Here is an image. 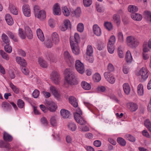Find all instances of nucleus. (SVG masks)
Segmentation results:
<instances>
[{
  "mask_svg": "<svg viewBox=\"0 0 151 151\" xmlns=\"http://www.w3.org/2000/svg\"><path fill=\"white\" fill-rule=\"evenodd\" d=\"M54 45H58L60 42V38L58 34L55 32L53 33L50 39Z\"/></svg>",
  "mask_w": 151,
  "mask_h": 151,
  "instance_id": "nucleus-10",
  "label": "nucleus"
},
{
  "mask_svg": "<svg viewBox=\"0 0 151 151\" xmlns=\"http://www.w3.org/2000/svg\"><path fill=\"white\" fill-rule=\"evenodd\" d=\"M93 78L94 81L96 82H99L101 79L100 75L98 73H95L94 75Z\"/></svg>",
  "mask_w": 151,
  "mask_h": 151,
  "instance_id": "nucleus-45",
  "label": "nucleus"
},
{
  "mask_svg": "<svg viewBox=\"0 0 151 151\" xmlns=\"http://www.w3.org/2000/svg\"><path fill=\"white\" fill-rule=\"evenodd\" d=\"M41 123L45 125H47L48 124V122L47 119L44 117H42L40 120Z\"/></svg>",
  "mask_w": 151,
  "mask_h": 151,
  "instance_id": "nucleus-64",
  "label": "nucleus"
},
{
  "mask_svg": "<svg viewBox=\"0 0 151 151\" xmlns=\"http://www.w3.org/2000/svg\"><path fill=\"white\" fill-rule=\"evenodd\" d=\"M117 50L119 57L120 58H123L124 57V55L122 47L121 46H119Z\"/></svg>",
  "mask_w": 151,
  "mask_h": 151,
  "instance_id": "nucleus-37",
  "label": "nucleus"
},
{
  "mask_svg": "<svg viewBox=\"0 0 151 151\" xmlns=\"http://www.w3.org/2000/svg\"><path fill=\"white\" fill-rule=\"evenodd\" d=\"M145 18L148 23L151 24V12L148 11L144 12Z\"/></svg>",
  "mask_w": 151,
  "mask_h": 151,
  "instance_id": "nucleus-28",
  "label": "nucleus"
},
{
  "mask_svg": "<svg viewBox=\"0 0 151 151\" xmlns=\"http://www.w3.org/2000/svg\"><path fill=\"white\" fill-rule=\"evenodd\" d=\"M129 71V68L126 65H124L123 68V71L125 74H127Z\"/></svg>",
  "mask_w": 151,
  "mask_h": 151,
  "instance_id": "nucleus-63",
  "label": "nucleus"
},
{
  "mask_svg": "<svg viewBox=\"0 0 151 151\" xmlns=\"http://www.w3.org/2000/svg\"><path fill=\"white\" fill-rule=\"evenodd\" d=\"M104 26L105 28L109 31L113 29V25L111 22H105Z\"/></svg>",
  "mask_w": 151,
  "mask_h": 151,
  "instance_id": "nucleus-39",
  "label": "nucleus"
},
{
  "mask_svg": "<svg viewBox=\"0 0 151 151\" xmlns=\"http://www.w3.org/2000/svg\"><path fill=\"white\" fill-rule=\"evenodd\" d=\"M104 76L106 79L110 83H114L115 82V78L114 75L109 72H105Z\"/></svg>",
  "mask_w": 151,
  "mask_h": 151,
  "instance_id": "nucleus-8",
  "label": "nucleus"
},
{
  "mask_svg": "<svg viewBox=\"0 0 151 151\" xmlns=\"http://www.w3.org/2000/svg\"><path fill=\"white\" fill-rule=\"evenodd\" d=\"M53 43L50 39H47L45 42V46L48 48L52 47L53 46Z\"/></svg>",
  "mask_w": 151,
  "mask_h": 151,
  "instance_id": "nucleus-42",
  "label": "nucleus"
},
{
  "mask_svg": "<svg viewBox=\"0 0 151 151\" xmlns=\"http://www.w3.org/2000/svg\"><path fill=\"white\" fill-rule=\"evenodd\" d=\"M10 86L15 93L17 94L19 93V89L14 85L12 83H10Z\"/></svg>",
  "mask_w": 151,
  "mask_h": 151,
  "instance_id": "nucleus-50",
  "label": "nucleus"
},
{
  "mask_svg": "<svg viewBox=\"0 0 151 151\" xmlns=\"http://www.w3.org/2000/svg\"><path fill=\"white\" fill-rule=\"evenodd\" d=\"M24 101L21 99H19L17 101V105L20 108H23L24 106Z\"/></svg>",
  "mask_w": 151,
  "mask_h": 151,
  "instance_id": "nucleus-57",
  "label": "nucleus"
},
{
  "mask_svg": "<svg viewBox=\"0 0 151 151\" xmlns=\"http://www.w3.org/2000/svg\"><path fill=\"white\" fill-rule=\"evenodd\" d=\"M9 9L10 12L13 14L17 15L18 12L16 7L12 4H11L9 5Z\"/></svg>",
  "mask_w": 151,
  "mask_h": 151,
  "instance_id": "nucleus-33",
  "label": "nucleus"
},
{
  "mask_svg": "<svg viewBox=\"0 0 151 151\" xmlns=\"http://www.w3.org/2000/svg\"><path fill=\"white\" fill-rule=\"evenodd\" d=\"M65 74V80L68 84L70 85H76L78 84L75 73L69 69L64 71Z\"/></svg>",
  "mask_w": 151,
  "mask_h": 151,
  "instance_id": "nucleus-2",
  "label": "nucleus"
},
{
  "mask_svg": "<svg viewBox=\"0 0 151 151\" xmlns=\"http://www.w3.org/2000/svg\"><path fill=\"white\" fill-rule=\"evenodd\" d=\"M128 105L129 106V109L132 112L135 111L138 108L137 104L134 103H129L128 104Z\"/></svg>",
  "mask_w": 151,
  "mask_h": 151,
  "instance_id": "nucleus-19",
  "label": "nucleus"
},
{
  "mask_svg": "<svg viewBox=\"0 0 151 151\" xmlns=\"http://www.w3.org/2000/svg\"><path fill=\"white\" fill-rule=\"evenodd\" d=\"M35 16L41 20H43L46 18V13L45 10H41L38 6H35L34 8Z\"/></svg>",
  "mask_w": 151,
  "mask_h": 151,
  "instance_id": "nucleus-3",
  "label": "nucleus"
},
{
  "mask_svg": "<svg viewBox=\"0 0 151 151\" xmlns=\"http://www.w3.org/2000/svg\"><path fill=\"white\" fill-rule=\"evenodd\" d=\"M131 17L134 20L137 21L141 20L142 18V16L138 13L132 14Z\"/></svg>",
  "mask_w": 151,
  "mask_h": 151,
  "instance_id": "nucleus-27",
  "label": "nucleus"
},
{
  "mask_svg": "<svg viewBox=\"0 0 151 151\" xmlns=\"http://www.w3.org/2000/svg\"><path fill=\"white\" fill-rule=\"evenodd\" d=\"M118 142L122 146H124L126 144V142L125 140L123 138L121 137H118L117 139Z\"/></svg>",
  "mask_w": 151,
  "mask_h": 151,
  "instance_id": "nucleus-46",
  "label": "nucleus"
},
{
  "mask_svg": "<svg viewBox=\"0 0 151 151\" xmlns=\"http://www.w3.org/2000/svg\"><path fill=\"white\" fill-rule=\"evenodd\" d=\"M79 41V36L77 33L75 34L74 37H70V46L73 52L75 55H78L79 53V48L78 46V43Z\"/></svg>",
  "mask_w": 151,
  "mask_h": 151,
  "instance_id": "nucleus-1",
  "label": "nucleus"
},
{
  "mask_svg": "<svg viewBox=\"0 0 151 151\" xmlns=\"http://www.w3.org/2000/svg\"><path fill=\"white\" fill-rule=\"evenodd\" d=\"M60 113L62 117L64 118H68L70 116V113L67 110L62 109L60 111Z\"/></svg>",
  "mask_w": 151,
  "mask_h": 151,
  "instance_id": "nucleus-20",
  "label": "nucleus"
},
{
  "mask_svg": "<svg viewBox=\"0 0 151 151\" xmlns=\"http://www.w3.org/2000/svg\"><path fill=\"white\" fill-rule=\"evenodd\" d=\"M62 12L64 15L65 16H68L70 14V11L68 9L66 6L63 7Z\"/></svg>",
  "mask_w": 151,
  "mask_h": 151,
  "instance_id": "nucleus-41",
  "label": "nucleus"
},
{
  "mask_svg": "<svg viewBox=\"0 0 151 151\" xmlns=\"http://www.w3.org/2000/svg\"><path fill=\"white\" fill-rule=\"evenodd\" d=\"M70 103L74 107H77L78 103L75 98L73 96H70L69 99Z\"/></svg>",
  "mask_w": 151,
  "mask_h": 151,
  "instance_id": "nucleus-24",
  "label": "nucleus"
},
{
  "mask_svg": "<svg viewBox=\"0 0 151 151\" xmlns=\"http://www.w3.org/2000/svg\"><path fill=\"white\" fill-rule=\"evenodd\" d=\"M113 21L117 26H119L121 23V18L119 15L115 14L113 16Z\"/></svg>",
  "mask_w": 151,
  "mask_h": 151,
  "instance_id": "nucleus-18",
  "label": "nucleus"
},
{
  "mask_svg": "<svg viewBox=\"0 0 151 151\" xmlns=\"http://www.w3.org/2000/svg\"><path fill=\"white\" fill-rule=\"evenodd\" d=\"M4 50L6 52L8 53H10L12 51V48L11 46H9V44L8 45H6L4 47Z\"/></svg>",
  "mask_w": 151,
  "mask_h": 151,
  "instance_id": "nucleus-51",
  "label": "nucleus"
},
{
  "mask_svg": "<svg viewBox=\"0 0 151 151\" xmlns=\"http://www.w3.org/2000/svg\"><path fill=\"white\" fill-rule=\"evenodd\" d=\"M74 118L76 122L81 125L85 124L86 123L85 120L82 117L81 115L76 114H75Z\"/></svg>",
  "mask_w": 151,
  "mask_h": 151,
  "instance_id": "nucleus-12",
  "label": "nucleus"
},
{
  "mask_svg": "<svg viewBox=\"0 0 151 151\" xmlns=\"http://www.w3.org/2000/svg\"><path fill=\"white\" fill-rule=\"evenodd\" d=\"M50 91L54 96L58 98L60 97V94L58 92L56 88L53 86H51L50 88Z\"/></svg>",
  "mask_w": 151,
  "mask_h": 151,
  "instance_id": "nucleus-15",
  "label": "nucleus"
},
{
  "mask_svg": "<svg viewBox=\"0 0 151 151\" xmlns=\"http://www.w3.org/2000/svg\"><path fill=\"white\" fill-rule=\"evenodd\" d=\"M123 88L125 93L127 95L129 94L130 91V88L127 83H124L123 85Z\"/></svg>",
  "mask_w": 151,
  "mask_h": 151,
  "instance_id": "nucleus-30",
  "label": "nucleus"
},
{
  "mask_svg": "<svg viewBox=\"0 0 151 151\" xmlns=\"http://www.w3.org/2000/svg\"><path fill=\"white\" fill-rule=\"evenodd\" d=\"M45 104L47 109L51 112L55 111L57 108L56 104L52 101L45 100Z\"/></svg>",
  "mask_w": 151,
  "mask_h": 151,
  "instance_id": "nucleus-5",
  "label": "nucleus"
},
{
  "mask_svg": "<svg viewBox=\"0 0 151 151\" xmlns=\"http://www.w3.org/2000/svg\"><path fill=\"white\" fill-rule=\"evenodd\" d=\"M125 59L127 63H131L133 59L130 52L128 50L126 54Z\"/></svg>",
  "mask_w": 151,
  "mask_h": 151,
  "instance_id": "nucleus-25",
  "label": "nucleus"
},
{
  "mask_svg": "<svg viewBox=\"0 0 151 151\" xmlns=\"http://www.w3.org/2000/svg\"><path fill=\"white\" fill-rule=\"evenodd\" d=\"M0 54L2 58L6 60H8L9 57L8 55L2 50H0Z\"/></svg>",
  "mask_w": 151,
  "mask_h": 151,
  "instance_id": "nucleus-48",
  "label": "nucleus"
},
{
  "mask_svg": "<svg viewBox=\"0 0 151 151\" xmlns=\"http://www.w3.org/2000/svg\"><path fill=\"white\" fill-rule=\"evenodd\" d=\"M1 39L3 42L6 45L9 44V40L7 36L5 34H3L1 36Z\"/></svg>",
  "mask_w": 151,
  "mask_h": 151,
  "instance_id": "nucleus-35",
  "label": "nucleus"
},
{
  "mask_svg": "<svg viewBox=\"0 0 151 151\" xmlns=\"http://www.w3.org/2000/svg\"><path fill=\"white\" fill-rule=\"evenodd\" d=\"M51 78L55 84H58L60 82V78L59 73L57 72H52L51 75Z\"/></svg>",
  "mask_w": 151,
  "mask_h": 151,
  "instance_id": "nucleus-9",
  "label": "nucleus"
},
{
  "mask_svg": "<svg viewBox=\"0 0 151 151\" xmlns=\"http://www.w3.org/2000/svg\"><path fill=\"white\" fill-rule=\"evenodd\" d=\"M36 32L39 39L41 41H43L45 40V37L42 31L40 29H38L37 30Z\"/></svg>",
  "mask_w": 151,
  "mask_h": 151,
  "instance_id": "nucleus-23",
  "label": "nucleus"
},
{
  "mask_svg": "<svg viewBox=\"0 0 151 151\" xmlns=\"http://www.w3.org/2000/svg\"><path fill=\"white\" fill-rule=\"evenodd\" d=\"M39 91L38 90L35 89L33 92L32 95L34 98H37L39 96Z\"/></svg>",
  "mask_w": 151,
  "mask_h": 151,
  "instance_id": "nucleus-62",
  "label": "nucleus"
},
{
  "mask_svg": "<svg viewBox=\"0 0 151 151\" xmlns=\"http://www.w3.org/2000/svg\"><path fill=\"white\" fill-rule=\"evenodd\" d=\"M38 62L40 66L42 68H46L47 67V63L42 58H40L38 59Z\"/></svg>",
  "mask_w": 151,
  "mask_h": 151,
  "instance_id": "nucleus-26",
  "label": "nucleus"
},
{
  "mask_svg": "<svg viewBox=\"0 0 151 151\" xmlns=\"http://www.w3.org/2000/svg\"><path fill=\"white\" fill-rule=\"evenodd\" d=\"M118 40L119 41L121 42H123L124 41V37L122 33L119 32L117 35Z\"/></svg>",
  "mask_w": 151,
  "mask_h": 151,
  "instance_id": "nucleus-60",
  "label": "nucleus"
},
{
  "mask_svg": "<svg viewBox=\"0 0 151 151\" xmlns=\"http://www.w3.org/2000/svg\"><path fill=\"white\" fill-rule=\"evenodd\" d=\"M84 5L86 7L90 6L92 3V0H83Z\"/></svg>",
  "mask_w": 151,
  "mask_h": 151,
  "instance_id": "nucleus-53",
  "label": "nucleus"
},
{
  "mask_svg": "<svg viewBox=\"0 0 151 151\" xmlns=\"http://www.w3.org/2000/svg\"><path fill=\"white\" fill-rule=\"evenodd\" d=\"M64 57L65 59L67 60H71L72 59V57L69 53L67 51H65L64 53Z\"/></svg>",
  "mask_w": 151,
  "mask_h": 151,
  "instance_id": "nucleus-40",
  "label": "nucleus"
},
{
  "mask_svg": "<svg viewBox=\"0 0 151 151\" xmlns=\"http://www.w3.org/2000/svg\"><path fill=\"white\" fill-rule=\"evenodd\" d=\"M138 10L137 7L134 5H130L128 7L129 12L132 13V14H134V12H137Z\"/></svg>",
  "mask_w": 151,
  "mask_h": 151,
  "instance_id": "nucleus-31",
  "label": "nucleus"
},
{
  "mask_svg": "<svg viewBox=\"0 0 151 151\" xmlns=\"http://www.w3.org/2000/svg\"><path fill=\"white\" fill-rule=\"evenodd\" d=\"M148 71L145 67H142L138 72L137 75L141 77L142 79L143 80L146 79L148 76Z\"/></svg>",
  "mask_w": 151,
  "mask_h": 151,
  "instance_id": "nucleus-7",
  "label": "nucleus"
},
{
  "mask_svg": "<svg viewBox=\"0 0 151 151\" xmlns=\"http://www.w3.org/2000/svg\"><path fill=\"white\" fill-rule=\"evenodd\" d=\"M74 14L76 17H79L81 14V11L80 8L78 7L75 11Z\"/></svg>",
  "mask_w": 151,
  "mask_h": 151,
  "instance_id": "nucleus-54",
  "label": "nucleus"
},
{
  "mask_svg": "<svg viewBox=\"0 0 151 151\" xmlns=\"http://www.w3.org/2000/svg\"><path fill=\"white\" fill-rule=\"evenodd\" d=\"M137 93L139 96H142L143 94L144 91L143 86L141 84H139L137 86Z\"/></svg>",
  "mask_w": 151,
  "mask_h": 151,
  "instance_id": "nucleus-34",
  "label": "nucleus"
},
{
  "mask_svg": "<svg viewBox=\"0 0 151 151\" xmlns=\"http://www.w3.org/2000/svg\"><path fill=\"white\" fill-rule=\"evenodd\" d=\"M107 70L110 72H112L114 71V68L112 64L110 63L108 64L107 66Z\"/></svg>",
  "mask_w": 151,
  "mask_h": 151,
  "instance_id": "nucleus-58",
  "label": "nucleus"
},
{
  "mask_svg": "<svg viewBox=\"0 0 151 151\" xmlns=\"http://www.w3.org/2000/svg\"><path fill=\"white\" fill-rule=\"evenodd\" d=\"M4 139L6 141L10 142L12 140L13 138L12 137L7 133L4 132L3 135Z\"/></svg>",
  "mask_w": 151,
  "mask_h": 151,
  "instance_id": "nucleus-29",
  "label": "nucleus"
},
{
  "mask_svg": "<svg viewBox=\"0 0 151 151\" xmlns=\"http://www.w3.org/2000/svg\"><path fill=\"white\" fill-rule=\"evenodd\" d=\"M81 85L82 88L85 90H89L91 88L90 84L84 81L82 82Z\"/></svg>",
  "mask_w": 151,
  "mask_h": 151,
  "instance_id": "nucleus-22",
  "label": "nucleus"
},
{
  "mask_svg": "<svg viewBox=\"0 0 151 151\" xmlns=\"http://www.w3.org/2000/svg\"><path fill=\"white\" fill-rule=\"evenodd\" d=\"M126 42L128 45L131 47H136L139 44V42L137 39L132 36H129L127 37Z\"/></svg>",
  "mask_w": 151,
  "mask_h": 151,
  "instance_id": "nucleus-4",
  "label": "nucleus"
},
{
  "mask_svg": "<svg viewBox=\"0 0 151 151\" xmlns=\"http://www.w3.org/2000/svg\"><path fill=\"white\" fill-rule=\"evenodd\" d=\"M63 24L64 27L62 26L60 27V29L62 31H65L68 28H70L71 27L70 22L68 19L64 20Z\"/></svg>",
  "mask_w": 151,
  "mask_h": 151,
  "instance_id": "nucleus-14",
  "label": "nucleus"
},
{
  "mask_svg": "<svg viewBox=\"0 0 151 151\" xmlns=\"http://www.w3.org/2000/svg\"><path fill=\"white\" fill-rule=\"evenodd\" d=\"M93 30L94 34L97 36H100L101 33L100 28L97 24H95L93 26Z\"/></svg>",
  "mask_w": 151,
  "mask_h": 151,
  "instance_id": "nucleus-17",
  "label": "nucleus"
},
{
  "mask_svg": "<svg viewBox=\"0 0 151 151\" xmlns=\"http://www.w3.org/2000/svg\"><path fill=\"white\" fill-rule=\"evenodd\" d=\"M6 21L8 24L11 25L14 23V21L12 18L9 14H6L5 17Z\"/></svg>",
  "mask_w": 151,
  "mask_h": 151,
  "instance_id": "nucleus-21",
  "label": "nucleus"
},
{
  "mask_svg": "<svg viewBox=\"0 0 151 151\" xmlns=\"http://www.w3.org/2000/svg\"><path fill=\"white\" fill-rule=\"evenodd\" d=\"M84 27L83 24L82 23H80L77 25V30L80 32H82L84 30Z\"/></svg>",
  "mask_w": 151,
  "mask_h": 151,
  "instance_id": "nucleus-55",
  "label": "nucleus"
},
{
  "mask_svg": "<svg viewBox=\"0 0 151 151\" xmlns=\"http://www.w3.org/2000/svg\"><path fill=\"white\" fill-rule=\"evenodd\" d=\"M75 68L78 72L81 74L83 73L85 70L84 65L79 60H77L75 63Z\"/></svg>",
  "mask_w": 151,
  "mask_h": 151,
  "instance_id": "nucleus-6",
  "label": "nucleus"
},
{
  "mask_svg": "<svg viewBox=\"0 0 151 151\" xmlns=\"http://www.w3.org/2000/svg\"><path fill=\"white\" fill-rule=\"evenodd\" d=\"M124 138L132 142H134L136 141L135 137L130 134H128L125 135Z\"/></svg>",
  "mask_w": 151,
  "mask_h": 151,
  "instance_id": "nucleus-36",
  "label": "nucleus"
},
{
  "mask_svg": "<svg viewBox=\"0 0 151 151\" xmlns=\"http://www.w3.org/2000/svg\"><path fill=\"white\" fill-rule=\"evenodd\" d=\"M144 124L145 127L151 132V123L148 119H146L145 121Z\"/></svg>",
  "mask_w": 151,
  "mask_h": 151,
  "instance_id": "nucleus-49",
  "label": "nucleus"
},
{
  "mask_svg": "<svg viewBox=\"0 0 151 151\" xmlns=\"http://www.w3.org/2000/svg\"><path fill=\"white\" fill-rule=\"evenodd\" d=\"M69 129L72 131H74L76 129L77 127L76 124L72 122L69 123L68 125Z\"/></svg>",
  "mask_w": 151,
  "mask_h": 151,
  "instance_id": "nucleus-32",
  "label": "nucleus"
},
{
  "mask_svg": "<svg viewBox=\"0 0 151 151\" xmlns=\"http://www.w3.org/2000/svg\"><path fill=\"white\" fill-rule=\"evenodd\" d=\"M25 33L27 37L29 39H32L33 37V35L31 29L29 28H27L25 30Z\"/></svg>",
  "mask_w": 151,
  "mask_h": 151,
  "instance_id": "nucleus-38",
  "label": "nucleus"
},
{
  "mask_svg": "<svg viewBox=\"0 0 151 151\" xmlns=\"http://www.w3.org/2000/svg\"><path fill=\"white\" fill-rule=\"evenodd\" d=\"M142 57L144 60H147L149 59L150 55L147 52H142Z\"/></svg>",
  "mask_w": 151,
  "mask_h": 151,
  "instance_id": "nucleus-61",
  "label": "nucleus"
},
{
  "mask_svg": "<svg viewBox=\"0 0 151 151\" xmlns=\"http://www.w3.org/2000/svg\"><path fill=\"white\" fill-rule=\"evenodd\" d=\"M53 12L54 15H59L61 14L60 9L59 5L58 4H55L53 6Z\"/></svg>",
  "mask_w": 151,
  "mask_h": 151,
  "instance_id": "nucleus-13",
  "label": "nucleus"
},
{
  "mask_svg": "<svg viewBox=\"0 0 151 151\" xmlns=\"http://www.w3.org/2000/svg\"><path fill=\"white\" fill-rule=\"evenodd\" d=\"M22 9L23 13L25 16L28 17L30 16L31 14V9L28 5H24L22 6Z\"/></svg>",
  "mask_w": 151,
  "mask_h": 151,
  "instance_id": "nucleus-11",
  "label": "nucleus"
},
{
  "mask_svg": "<svg viewBox=\"0 0 151 151\" xmlns=\"http://www.w3.org/2000/svg\"><path fill=\"white\" fill-rule=\"evenodd\" d=\"M16 60L17 63L25 67L27 65V63L25 60L21 57H17L16 58Z\"/></svg>",
  "mask_w": 151,
  "mask_h": 151,
  "instance_id": "nucleus-16",
  "label": "nucleus"
},
{
  "mask_svg": "<svg viewBox=\"0 0 151 151\" xmlns=\"http://www.w3.org/2000/svg\"><path fill=\"white\" fill-rule=\"evenodd\" d=\"M79 128L82 132H87L89 131V128L86 126H80Z\"/></svg>",
  "mask_w": 151,
  "mask_h": 151,
  "instance_id": "nucleus-59",
  "label": "nucleus"
},
{
  "mask_svg": "<svg viewBox=\"0 0 151 151\" xmlns=\"http://www.w3.org/2000/svg\"><path fill=\"white\" fill-rule=\"evenodd\" d=\"M107 47L108 51L109 53L112 54L114 53L115 50L114 45L108 44Z\"/></svg>",
  "mask_w": 151,
  "mask_h": 151,
  "instance_id": "nucleus-47",
  "label": "nucleus"
},
{
  "mask_svg": "<svg viewBox=\"0 0 151 151\" xmlns=\"http://www.w3.org/2000/svg\"><path fill=\"white\" fill-rule=\"evenodd\" d=\"M19 37L22 39H24L25 38V35L22 29L19 28Z\"/></svg>",
  "mask_w": 151,
  "mask_h": 151,
  "instance_id": "nucleus-56",
  "label": "nucleus"
},
{
  "mask_svg": "<svg viewBox=\"0 0 151 151\" xmlns=\"http://www.w3.org/2000/svg\"><path fill=\"white\" fill-rule=\"evenodd\" d=\"M116 39L115 37L114 36H111L109 40L108 44L114 45Z\"/></svg>",
  "mask_w": 151,
  "mask_h": 151,
  "instance_id": "nucleus-52",
  "label": "nucleus"
},
{
  "mask_svg": "<svg viewBox=\"0 0 151 151\" xmlns=\"http://www.w3.org/2000/svg\"><path fill=\"white\" fill-rule=\"evenodd\" d=\"M50 123L51 125L53 127L57 126V122L55 117L54 116H52L50 119Z\"/></svg>",
  "mask_w": 151,
  "mask_h": 151,
  "instance_id": "nucleus-44",
  "label": "nucleus"
},
{
  "mask_svg": "<svg viewBox=\"0 0 151 151\" xmlns=\"http://www.w3.org/2000/svg\"><path fill=\"white\" fill-rule=\"evenodd\" d=\"M93 52V49L90 45L87 46L86 50V54L88 56H91Z\"/></svg>",
  "mask_w": 151,
  "mask_h": 151,
  "instance_id": "nucleus-43",
  "label": "nucleus"
}]
</instances>
